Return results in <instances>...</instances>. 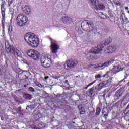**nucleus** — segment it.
Segmentation results:
<instances>
[{"label":"nucleus","mask_w":129,"mask_h":129,"mask_svg":"<svg viewBox=\"0 0 129 129\" xmlns=\"http://www.w3.org/2000/svg\"><path fill=\"white\" fill-rule=\"evenodd\" d=\"M44 79H45V80H47V79H49V77L48 76L45 77Z\"/></svg>","instance_id":"41"},{"label":"nucleus","mask_w":129,"mask_h":129,"mask_svg":"<svg viewBox=\"0 0 129 129\" xmlns=\"http://www.w3.org/2000/svg\"><path fill=\"white\" fill-rule=\"evenodd\" d=\"M54 79H56L57 80H59V79L60 78L59 77H54Z\"/></svg>","instance_id":"38"},{"label":"nucleus","mask_w":129,"mask_h":129,"mask_svg":"<svg viewBox=\"0 0 129 129\" xmlns=\"http://www.w3.org/2000/svg\"><path fill=\"white\" fill-rule=\"evenodd\" d=\"M120 96H121V93H120V92H119V91H118L115 94L114 98L115 99L117 100L118 99H119V97H120Z\"/></svg>","instance_id":"19"},{"label":"nucleus","mask_w":129,"mask_h":129,"mask_svg":"<svg viewBox=\"0 0 129 129\" xmlns=\"http://www.w3.org/2000/svg\"><path fill=\"white\" fill-rule=\"evenodd\" d=\"M17 24L19 27H24L27 25L28 17L23 14H19L16 19Z\"/></svg>","instance_id":"2"},{"label":"nucleus","mask_w":129,"mask_h":129,"mask_svg":"<svg viewBox=\"0 0 129 129\" xmlns=\"http://www.w3.org/2000/svg\"><path fill=\"white\" fill-rule=\"evenodd\" d=\"M6 50L7 53L14 54V56H16V55L17 57H21V51L17 49H15V48L13 46L7 45V46H6Z\"/></svg>","instance_id":"4"},{"label":"nucleus","mask_w":129,"mask_h":129,"mask_svg":"<svg viewBox=\"0 0 129 129\" xmlns=\"http://www.w3.org/2000/svg\"><path fill=\"white\" fill-rule=\"evenodd\" d=\"M125 9L126 10V11H127V12H129V10H128V7H125Z\"/></svg>","instance_id":"40"},{"label":"nucleus","mask_w":129,"mask_h":129,"mask_svg":"<svg viewBox=\"0 0 129 129\" xmlns=\"http://www.w3.org/2000/svg\"><path fill=\"white\" fill-rule=\"evenodd\" d=\"M51 58L48 57L43 56L41 58V63L42 66L44 67V68H49V67L51 66Z\"/></svg>","instance_id":"7"},{"label":"nucleus","mask_w":129,"mask_h":129,"mask_svg":"<svg viewBox=\"0 0 129 129\" xmlns=\"http://www.w3.org/2000/svg\"><path fill=\"white\" fill-rule=\"evenodd\" d=\"M101 110L99 108H97L96 112V115H99V114L100 113Z\"/></svg>","instance_id":"29"},{"label":"nucleus","mask_w":129,"mask_h":129,"mask_svg":"<svg viewBox=\"0 0 129 129\" xmlns=\"http://www.w3.org/2000/svg\"><path fill=\"white\" fill-rule=\"evenodd\" d=\"M103 48H104L103 44L100 43L99 45H97V47H92L89 52L90 53H91V54L97 55V54H99L100 52L103 51Z\"/></svg>","instance_id":"5"},{"label":"nucleus","mask_w":129,"mask_h":129,"mask_svg":"<svg viewBox=\"0 0 129 129\" xmlns=\"http://www.w3.org/2000/svg\"><path fill=\"white\" fill-rule=\"evenodd\" d=\"M88 93L89 96H90V97L93 96V95H94V92H93V88L90 89L88 91Z\"/></svg>","instance_id":"21"},{"label":"nucleus","mask_w":129,"mask_h":129,"mask_svg":"<svg viewBox=\"0 0 129 129\" xmlns=\"http://www.w3.org/2000/svg\"><path fill=\"white\" fill-rule=\"evenodd\" d=\"M113 62H114V60L111 59L108 62H105L104 63H101V65H102V67H108V66H109V65H111Z\"/></svg>","instance_id":"16"},{"label":"nucleus","mask_w":129,"mask_h":129,"mask_svg":"<svg viewBox=\"0 0 129 129\" xmlns=\"http://www.w3.org/2000/svg\"><path fill=\"white\" fill-rule=\"evenodd\" d=\"M114 5H115V6H120V5H121L120 3H119V2H114Z\"/></svg>","instance_id":"35"},{"label":"nucleus","mask_w":129,"mask_h":129,"mask_svg":"<svg viewBox=\"0 0 129 129\" xmlns=\"http://www.w3.org/2000/svg\"><path fill=\"white\" fill-rule=\"evenodd\" d=\"M28 90L29 91H30V92H35V89L32 87H29Z\"/></svg>","instance_id":"31"},{"label":"nucleus","mask_w":129,"mask_h":129,"mask_svg":"<svg viewBox=\"0 0 129 129\" xmlns=\"http://www.w3.org/2000/svg\"><path fill=\"white\" fill-rule=\"evenodd\" d=\"M102 77H103V76H101L100 74L96 75L95 76V79H98L99 78H101Z\"/></svg>","instance_id":"28"},{"label":"nucleus","mask_w":129,"mask_h":129,"mask_svg":"<svg viewBox=\"0 0 129 129\" xmlns=\"http://www.w3.org/2000/svg\"><path fill=\"white\" fill-rule=\"evenodd\" d=\"M106 97H110V94H108L106 95Z\"/></svg>","instance_id":"44"},{"label":"nucleus","mask_w":129,"mask_h":129,"mask_svg":"<svg viewBox=\"0 0 129 129\" xmlns=\"http://www.w3.org/2000/svg\"><path fill=\"white\" fill-rule=\"evenodd\" d=\"M14 0H8V7H11V5L13 4Z\"/></svg>","instance_id":"32"},{"label":"nucleus","mask_w":129,"mask_h":129,"mask_svg":"<svg viewBox=\"0 0 129 129\" xmlns=\"http://www.w3.org/2000/svg\"><path fill=\"white\" fill-rule=\"evenodd\" d=\"M50 40L51 43V51L54 54H57V52H58V49H59V46L57 44V42H56V41L52 40V39H50Z\"/></svg>","instance_id":"10"},{"label":"nucleus","mask_w":129,"mask_h":129,"mask_svg":"<svg viewBox=\"0 0 129 129\" xmlns=\"http://www.w3.org/2000/svg\"><path fill=\"white\" fill-rule=\"evenodd\" d=\"M91 4H92V6H93L94 8L96 6V5H98V0H89Z\"/></svg>","instance_id":"20"},{"label":"nucleus","mask_w":129,"mask_h":129,"mask_svg":"<svg viewBox=\"0 0 129 129\" xmlns=\"http://www.w3.org/2000/svg\"><path fill=\"white\" fill-rule=\"evenodd\" d=\"M94 8L96 11H103V10H105V5L101 4H96Z\"/></svg>","instance_id":"12"},{"label":"nucleus","mask_w":129,"mask_h":129,"mask_svg":"<svg viewBox=\"0 0 129 129\" xmlns=\"http://www.w3.org/2000/svg\"><path fill=\"white\" fill-rule=\"evenodd\" d=\"M35 84L36 85V86H38L40 88H42V87H43V86L42 85V84H41V83H40L38 82H35Z\"/></svg>","instance_id":"26"},{"label":"nucleus","mask_w":129,"mask_h":129,"mask_svg":"<svg viewBox=\"0 0 129 129\" xmlns=\"http://www.w3.org/2000/svg\"><path fill=\"white\" fill-rule=\"evenodd\" d=\"M84 24H85L87 26V29L85 31L88 32H90V31H95L96 30V27L93 24V22L91 21L85 20L81 23V26H84Z\"/></svg>","instance_id":"3"},{"label":"nucleus","mask_w":129,"mask_h":129,"mask_svg":"<svg viewBox=\"0 0 129 129\" xmlns=\"http://www.w3.org/2000/svg\"><path fill=\"white\" fill-rule=\"evenodd\" d=\"M66 82H67L68 81L66 80Z\"/></svg>","instance_id":"51"},{"label":"nucleus","mask_w":129,"mask_h":129,"mask_svg":"<svg viewBox=\"0 0 129 129\" xmlns=\"http://www.w3.org/2000/svg\"><path fill=\"white\" fill-rule=\"evenodd\" d=\"M101 18L104 20H106V19H107V17H106V15L103 14V13L101 14Z\"/></svg>","instance_id":"30"},{"label":"nucleus","mask_w":129,"mask_h":129,"mask_svg":"<svg viewBox=\"0 0 129 129\" xmlns=\"http://www.w3.org/2000/svg\"><path fill=\"white\" fill-rule=\"evenodd\" d=\"M112 40H111V38H109L107 39H106L105 42L103 43H101L103 44V46H107V45H109V44H110V43H111Z\"/></svg>","instance_id":"18"},{"label":"nucleus","mask_w":129,"mask_h":129,"mask_svg":"<svg viewBox=\"0 0 129 129\" xmlns=\"http://www.w3.org/2000/svg\"><path fill=\"white\" fill-rule=\"evenodd\" d=\"M24 40L30 47L32 48H37L40 44V41L38 36L33 33L29 32L26 33L24 36Z\"/></svg>","instance_id":"1"},{"label":"nucleus","mask_w":129,"mask_h":129,"mask_svg":"<svg viewBox=\"0 0 129 129\" xmlns=\"http://www.w3.org/2000/svg\"><path fill=\"white\" fill-rule=\"evenodd\" d=\"M95 82H96V80H94V81H93L92 82V84H94V83H95Z\"/></svg>","instance_id":"45"},{"label":"nucleus","mask_w":129,"mask_h":129,"mask_svg":"<svg viewBox=\"0 0 129 129\" xmlns=\"http://www.w3.org/2000/svg\"><path fill=\"white\" fill-rule=\"evenodd\" d=\"M88 66L90 68L93 67V68H100L101 67H102V65H101V63H99L98 64H94L93 63H91L90 64H89Z\"/></svg>","instance_id":"17"},{"label":"nucleus","mask_w":129,"mask_h":129,"mask_svg":"<svg viewBox=\"0 0 129 129\" xmlns=\"http://www.w3.org/2000/svg\"><path fill=\"white\" fill-rule=\"evenodd\" d=\"M9 58H10V60H13V59H14V57H13V56H9Z\"/></svg>","instance_id":"39"},{"label":"nucleus","mask_w":129,"mask_h":129,"mask_svg":"<svg viewBox=\"0 0 129 129\" xmlns=\"http://www.w3.org/2000/svg\"><path fill=\"white\" fill-rule=\"evenodd\" d=\"M104 116H108L107 114H104Z\"/></svg>","instance_id":"48"},{"label":"nucleus","mask_w":129,"mask_h":129,"mask_svg":"<svg viewBox=\"0 0 129 129\" xmlns=\"http://www.w3.org/2000/svg\"><path fill=\"white\" fill-rule=\"evenodd\" d=\"M93 85L92 83L89 84V85H88V87H89V86H91V85Z\"/></svg>","instance_id":"43"},{"label":"nucleus","mask_w":129,"mask_h":129,"mask_svg":"<svg viewBox=\"0 0 129 129\" xmlns=\"http://www.w3.org/2000/svg\"><path fill=\"white\" fill-rule=\"evenodd\" d=\"M114 74V72H113V71L110 70L103 75V77H105V78H108L109 77L110 79H112L110 76H113Z\"/></svg>","instance_id":"13"},{"label":"nucleus","mask_w":129,"mask_h":129,"mask_svg":"<svg viewBox=\"0 0 129 129\" xmlns=\"http://www.w3.org/2000/svg\"><path fill=\"white\" fill-rule=\"evenodd\" d=\"M12 31H13V28L12 26H10L8 28V32L9 33H11Z\"/></svg>","instance_id":"34"},{"label":"nucleus","mask_w":129,"mask_h":129,"mask_svg":"<svg viewBox=\"0 0 129 129\" xmlns=\"http://www.w3.org/2000/svg\"><path fill=\"white\" fill-rule=\"evenodd\" d=\"M115 51H116V46L113 45L109 46L105 50L104 52L106 54H111L114 53Z\"/></svg>","instance_id":"11"},{"label":"nucleus","mask_w":129,"mask_h":129,"mask_svg":"<svg viewBox=\"0 0 129 129\" xmlns=\"http://www.w3.org/2000/svg\"><path fill=\"white\" fill-rule=\"evenodd\" d=\"M124 22H125V23L126 24H128V23H129V21L128 20H125V21H124Z\"/></svg>","instance_id":"46"},{"label":"nucleus","mask_w":129,"mask_h":129,"mask_svg":"<svg viewBox=\"0 0 129 129\" xmlns=\"http://www.w3.org/2000/svg\"><path fill=\"white\" fill-rule=\"evenodd\" d=\"M27 55L33 60H39L40 58V53L37 50L30 49L27 51Z\"/></svg>","instance_id":"6"},{"label":"nucleus","mask_w":129,"mask_h":129,"mask_svg":"<svg viewBox=\"0 0 129 129\" xmlns=\"http://www.w3.org/2000/svg\"><path fill=\"white\" fill-rule=\"evenodd\" d=\"M9 11H10V12H13V8H9Z\"/></svg>","instance_id":"42"},{"label":"nucleus","mask_w":129,"mask_h":129,"mask_svg":"<svg viewBox=\"0 0 129 129\" xmlns=\"http://www.w3.org/2000/svg\"><path fill=\"white\" fill-rule=\"evenodd\" d=\"M24 87H27V85H25Z\"/></svg>","instance_id":"49"},{"label":"nucleus","mask_w":129,"mask_h":129,"mask_svg":"<svg viewBox=\"0 0 129 129\" xmlns=\"http://www.w3.org/2000/svg\"><path fill=\"white\" fill-rule=\"evenodd\" d=\"M125 18H123V15L121 14L120 16V19H122V21L123 22H125V21H128V19L126 17H124Z\"/></svg>","instance_id":"27"},{"label":"nucleus","mask_w":129,"mask_h":129,"mask_svg":"<svg viewBox=\"0 0 129 129\" xmlns=\"http://www.w3.org/2000/svg\"><path fill=\"white\" fill-rule=\"evenodd\" d=\"M87 88H88V86H86V87H85V89H87Z\"/></svg>","instance_id":"47"},{"label":"nucleus","mask_w":129,"mask_h":129,"mask_svg":"<svg viewBox=\"0 0 129 129\" xmlns=\"http://www.w3.org/2000/svg\"><path fill=\"white\" fill-rule=\"evenodd\" d=\"M23 97L24 98H26L27 99H28L29 100H31V99H32V95H31L29 94H24Z\"/></svg>","instance_id":"22"},{"label":"nucleus","mask_w":129,"mask_h":129,"mask_svg":"<svg viewBox=\"0 0 129 129\" xmlns=\"http://www.w3.org/2000/svg\"><path fill=\"white\" fill-rule=\"evenodd\" d=\"M123 68H124L123 66L118 65L114 67L113 70L114 71H116V72H119V71H122V70H123Z\"/></svg>","instance_id":"14"},{"label":"nucleus","mask_w":129,"mask_h":129,"mask_svg":"<svg viewBox=\"0 0 129 129\" xmlns=\"http://www.w3.org/2000/svg\"><path fill=\"white\" fill-rule=\"evenodd\" d=\"M78 108L80 112V114H84V108L82 107L81 105L78 106Z\"/></svg>","instance_id":"23"},{"label":"nucleus","mask_w":129,"mask_h":129,"mask_svg":"<svg viewBox=\"0 0 129 129\" xmlns=\"http://www.w3.org/2000/svg\"><path fill=\"white\" fill-rule=\"evenodd\" d=\"M66 64H67L68 68L73 69L77 66L78 61L76 59H70L66 61Z\"/></svg>","instance_id":"8"},{"label":"nucleus","mask_w":129,"mask_h":129,"mask_svg":"<svg viewBox=\"0 0 129 129\" xmlns=\"http://www.w3.org/2000/svg\"><path fill=\"white\" fill-rule=\"evenodd\" d=\"M107 82L105 84H104L105 87H107L109 85H110L111 84V79L105 81L104 82Z\"/></svg>","instance_id":"25"},{"label":"nucleus","mask_w":129,"mask_h":129,"mask_svg":"<svg viewBox=\"0 0 129 129\" xmlns=\"http://www.w3.org/2000/svg\"><path fill=\"white\" fill-rule=\"evenodd\" d=\"M106 83H107V82H103V83H100L99 84V90H100L101 89H102V88H103V87H104V84H105Z\"/></svg>","instance_id":"24"},{"label":"nucleus","mask_w":129,"mask_h":129,"mask_svg":"<svg viewBox=\"0 0 129 129\" xmlns=\"http://www.w3.org/2000/svg\"><path fill=\"white\" fill-rule=\"evenodd\" d=\"M101 1H103V0H101Z\"/></svg>","instance_id":"52"},{"label":"nucleus","mask_w":129,"mask_h":129,"mask_svg":"<svg viewBox=\"0 0 129 129\" xmlns=\"http://www.w3.org/2000/svg\"><path fill=\"white\" fill-rule=\"evenodd\" d=\"M17 38H18V34H15L14 35L13 39H14V40H16V39H17Z\"/></svg>","instance_id":"36"},{"label":"nucleus","mask_w":129,"mask_h":129,"mask_svg":"<svg viewBox=\"0 0 129 129\" xmlns=\"http://www.w3.org/2000/svg\"><path fill=\"white\" fill-rule=\"evenodd\" d=\"M23 11L24 12L25 14L26 15H30L31 14V8L29 6H25L23 8Z\"/></svg>","instance_id":"15"},{"label":"nucleus","mask_w":129,"mask_h":129,"mask_svg":"<svg viewBox=\"0 0 129 129\" xmlns=\"http://www.w3.org/2000/svg\"><path fill=\"white\" fill-rule=\"evenodd\" d=\"M5 11H2V15L3 18L5 17Z\"/></svg>","instance_id":"37"},{"label":"nucleus","mask_w":129,"mask_h":129,"mask_svg":"<svg viewBox=\"0 0 129 129\" xmlns=\"http://www.w3.org/2000/svg\"><path fill=\"white\" fill-rule=\"evenodd\" d=\"M127 85H128V86H129V82L127 84Z\"/></svg>","instance_id":"50"},{"label":"nucleus","mask_w":129,"mask_h":129,"mask_svg":"<svg viewBox=\"0 0 129 129\" xmlns=\"http://www.w3.org/2000/svg\"><path fill=\"white\" fill-rule=\"evenodd\" d=\"M1 11H6L5 9V4H2L1 5Z\"/></svg>","instance_id":"33"},{"label":"nucleus","mask_w":129,"mask_h":129,"mask_svg":"<svg viewBox=\"0 0 129 129\" xmlns=\"http://www.w3.org/2000/svg\"><path fill=\"white\" fill-rule=\"evenodd\" d=\"M61 21L63 25H70L73 23V19L67 15L62 16L61 18Z\"/></svg>","instance_id":"9"}]
</instances>
